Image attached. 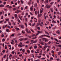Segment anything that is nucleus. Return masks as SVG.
Masks as SVG:
<instances>
[{
	"instance_id": "nucleus-1",
	"label": "nucleus",
	"mask_w": 61,
	"mask_h": 61,
	"mask_svg": "<svg viewBox=\"0 0 61 61\" xmlns=\"http://www.w3.org/2000/svg\"><path fill=\"white\" fill-rule=\"evenodd\" d=\"M51 6V5H46V8H50Z\"/></svg>"
},
{
	"instance_id": "nucleus-2",
	"label": "nucleus",
	"mask_w": 61,
	"mask_h": 61,
	"mask_svg": "<svg viewBox=\"0 0 61 61\" xmlns=\"http://www.w3.org/2000/svg\"><path fill=\"white\" fill-rule=\"evenodd\" d=\"M46 49V45H45L44 46V48H42V49L44 50H45Z\"/></svg>"
},
{
	"instance_id": "nucleus-3",
	"label": "nucleus",
	"mask_w": 61,
	"mask_h": 61,
	"mask_svg": "<svg viewBox=\"0 0 61 61\" xmlns=\"http://www.w3.org/2000/svg\"><path fill=\"white\" fill-rule=\"evenodd\" d=\"M56 33L58 34H60V31L58 30H57Z\"/></svg>"
},
{
	"instance_id": "nucleus-4",
	"label": "nucleus",
	"mask_w": 61,
	"mask_h": 61,
	"mask_svg": "<svg viewBox=\"0 0 61 61\" xmlns=\"http://www.w3.org/2000/svg\"><path fill=\"white\" fill-rule=\"evenodd\" d=\"M28 40V38H27L23 39V40L24 41H26V40Z\"/></svg>"
},
{
	"instance_id": "nucleus-5",
	"label": "nucleus",
	"mask_w": 61,
	"mask_h": 61,
	"mask_svg": "<svg viewBox=\"0 0 61 61\" xmlns=\"http://www.w3.org/2000/svg\"><path fill=\"white\" fill-rule=\"evenodd\" d=\"M17 14H15L14 15V16L15 17V18H16V19H17V18H18L17 17Z\"/></svg>"
},
{
	"instance_id": "nucleus-6",
	"label": "nucleus",
	"mask_w": 61,
	"mask_h": 61,
	"mask_svg": "<svg viewBox=\"0 0 61 61\" xmlns=\"http://www.w3.org/2000/svg\"><path fill=\"white\" fill-rule=\"evenodd\" d=\"M4 6V5H3L1 4L0 5V7H3Z\"/></svg>"
},
{
	"instance_id": "nucleus-7",
	"label": "nucleus",
	"mask_w": 61,
	"mask_h": 61,
	"mask_svg": "<svg viewBox=\"0 0 61 61\" xmlns=\"http://www.w3.org/2000/svg\"><path fill=\"white\" fill-rule=\"evenodd\" d=\"M46 38H42L41 39L43 41H44V40H45L46 39Z\"/></svg>"
},
{
	"instance_id": "nucleus-8",
	"label": "nucleus",
	"mask_w": 61,
	"mask_h": 61,
	"mask_svg": "<svg viewBox=\"0 0 61 61\" xmlns=\"http://www.w3.org/2000/svg\"><path fill=\"white\" fill-rule=\"evenodd\" d=\"M27 52L29 54V53H30V51L29 50H27Z\"/></svg>"
},
{
	"instance_id": "nucleus-9",
	"label": "nucleus",
	"mask_w": 61,
	"mask_h": 61,
	"mask_svg": "<svg viewBox=\"0 0 61 61\" xmlns=\"http://www.w3.org/2000/svg\"><path fill=\"white\" fill-rule=\"evenodd\" d=\"M42 14H41L40 15L38 14V17H41V16H42Z\"/></svg>"
},
{
	"instance_id": "nucleus-10",
	"label": "nucleus",
	"mask_w": 61,
	"mask_h": 61,
	"mask_svg": "<svg viewBox=\"0 0 61 61\" xmlns=\"http://www.w3.org/2000/svg\"><path fill=\"white\" fill-rule=\"evenodd\" d=\"M34 21L35 22H37V19H36V18H34Z\"/></svg>"
},
{
	"instance_id": "nucleus-11",
	"label": "nucleus",
	"mask_w": 61,
	"mask_h": 61,
	"mask_svg": "<svg viewBox=\"0 0 61 61\" xmlns=\"http://www.w3.org/2000/svg\"><path fill=\"white\" fill-rule=\"evenodd\" d=\"M21 28H22L24 29L25 28V27H24V25H21Z\"/></svg>"
},
{
	"instance_id": "nucleus-12",
	"label": "nucleus",
	"mask_w": 61,
	"mask_h": 61,
	"mask_svg": "<svg viewBox=\"0 0 61 61\" xmlns=\"http://www.w3.org/2000/svg\"><path fill=\"white\" fill-rule=\"evenodd\" d=\"M45 33H46L47 35H49V33H48V32H47L46 31H45Z\"/></svg>"
},
{
	"instance_id": "nucleus-13",
	"label": "nucleus",
	"mask_w": 61,
	"mask_h": 61,
	"mask_svg": "<svg viewBox=\"0 0 61 61\" xmlns=\"http://www.w3.org/2000/svg\"><path fill=\"white\" fill-rule=\"evenodd\" d=\"M37 32L39 33H42V31H38Z\"/></svg>"
},
{
	"instance_id": "nucleus-14",
	"label": "nucleus",
	"mask_w": 61,
	"mask_h": 61,
	"mask_svg": "<svg viewBox=\"0 0 61 61\" xmlns=\"http://www.w3.org/2000/svg\"><path fill=\"white\" fill-rule=\"evenodd\" d=\"M15 29H16V30H17V31L18 30H19V28H15Z\"/></svg>"
},
{
	"instance_id": "nucleus-15",
	"label": "nucleus",
	"mask_w": 61,
	"mask_h": 61,
	"mask_svg": "<svg viewBox=\"0 0 61 61\" xmlns=\"http://www.w3.org/2000/svg\"><path fill=\"white\" fill-rule=\"evenodd\" d=\"M43 12V10H42L41 9H40V13H42Z\"/></svg>"
},
{
	"instance_id": "nucleus-16",
	"label": "nucleus",
	"mask_w": 61,
	"mask_h": 61,
	"mask_svg": "<svg viewBox=\"0 0 61 61\" xmlns=\"http://www.w3.org/2000/svg\"><path fill=\"white\" fill-rule=\"evenodd\" d=\"M37 47L36 46H34V48H35V49H36V48Z\"/></svg>"
},
{
	"instance_id": "nucleus-17",
	"label": "nucleus",
	"mask_w": 61,
	"mask_h": 61,
	"mask_svg": "<svg viewBox=\"0 0 61 61\" xmlns=\"http://www.w3.org/2000/svg\"><path fill=\"white\" fill-rule=\"evenodd\" d=\"M18 9H20V7H18L16 8Z\"/></svg>"
},
{
	"instance_id": "nucleus-18",
	"label": "nucleus",
	"mask_w": 61,
	"mask_h": 61,
	"mask_svg": "<svg viewBox=\"0 0 61 61\" xmlns=\"http://www.w3.org/2000/svg\"><path fill=\"white\" fill-rule=\"evenodd\" d=\"M25 30L26 32H27L28 33H29V32H28V29H26Z\"/></svg>"
},
{
	"instance_id": "nucleus-19",
	"label": "nucleus",
	"mask_w": 61,
	"mask_h": 61,
	"mask_svg": "<svg viewBox=\"0 0 61 61\" xmlns=\"http://www.w3.org/2000/svg\"><path fill=\"white\" fill-rule=\"evenodd\" d=\"M37 37H36L34 38H32V39H36L37 38Z\"/></svg>"
},
{
	"instance_id": "nucleus-20",
	"label": "nucleus",
	"mask_w": 61,
	"mask_h": 61,
	"mask_svg": "<svg viewBox=\"0 0 61 61\" xmlns=\"http://www.w3.org/2000/svg\"><path fill=\"white\" fill-rule=\"evenodd\" d=\"M19 40H20V41H23V39L22 38L20 39H19Z\"/></svg>"
},
{
	"instance_id": "nucleus-21",
	"label": "nucleus",
	"mask_w": 61,
	"mask_h": 61,
	"mask_svg": "<svg viewBox=\"0 0 61 61\" xmlns=\"http://www.w3.org/2000/svg\"><path fill=\"white\" fill-rule=\"evenodd\" d=\"M35 36V34H32L31 35V36L32 37H34V36Z\"/></svg>"
},
{
	"instance_id": "nucleus-22",
	"label": "nucleus",
	"mask_w": 61,
	"mask_h": 61,
	"mask_svg": "<svg viewBox=\"0 0 61 61\" xmlns=\"http://www.w3.org/2000/svg\"><path fill=\"white\" fill-rule=\"evenodd\" d=\"M43 36H44L43 35L41 36H40V38H42V37H43Z\"/></svg>"
},
{
	"instance_id": "nucleus-23",
	"label": "nucleus",
	"mask_w": 61,
	"mask_h": 61,
	"mask_svg": "<svg viewBox=\"0 0 61 61\" xmlns=\"http://www.w3.org/2000/svg\"><path fill=\"white\" fill-rule=\"evenodd\" d=\"M15 51H12V52L11 53H12V54H15Z\"/></svg>"
},
{
	"instance_id": "nucleus-24",
	"label": "nucleus",
	"mask_w": 61,
	"mask_h": 61,
	"mask_svg": "<svg viewBox=\"0 0 61 61\" xmlns=\"http://www.w3.org/2000/svg\"><path fill=\"white\" fill-rule=\"evenodd\" d=\"M8 23L9 25H11V23L9 21L8 22Z\"/></svg>"
},
{
	"instance_id": "nucleus-25",
	"label": "nucleus",
	"mask_w": 61,
	"mask_h": 61,
	"mask_svg": "<svg viewBox=\"0 0 61 61\" xmlns=\"http://www.w3.org/2000/svg\"><path fill=\"white\" fill-rule=\"evenodd\" d=\"M5 39H3L2 40V41L3 42H4L5 41Z\"/></svg>"
},
{
	"instance_id": "nucleus-26",
	"label": "nucleus",
	"mask_w": 61,
	"mask_h": 61,
	"mask_svg": "<svg viewBox=\"0 0 61 61\" xmlns=\"http://www.w3.org/2000/svg\"><path fill=\"white\" fill-rule=\"evenodd\" d=\"M37 6V4L36 3L35 5V7H36Z\"/></svg>"
},
{
	"instance_id": "nucleus-27",
	"label": "nucleus",
	"mask_w": 61,
	"mask_h": 61,
	"mask_svg": "<svg viewBox=\"0 0 61 61\" xmlns=\"http://www.w3.org/2000/svg\"><path fill=\"white\" fill-rule=\"evenodd\" d=\"M36 42H37V41L36 40V41H33V43H36Z\"/></svg>"
},
{
	"instance_id": "nucleus-28",
	"label": "nucleus",
	"mask_w": 61,
	"mask_h": 61,
	"mask_svg": "<svg viewBox=\"0 0 61 61\" xmlns=\"http://www.w3.org/2000/svg\"><path fill=\"white\" fill-rule=\"evenodd\" d=\"M30 9L31 10V11H33V8L31 7H30Z\"/></svg>"
},
{
	"instance_id": "nucleus-29",
	"label": "nucleus",
	"mask_w": 61,
	"mask_h": 61,
	"mask_svg": "<svg viewBox=\"0 0 61 61\" xmlns=\"http://www.w3.org/2000/svg\"><path fill=\"white\" fill-rule=\"evenodd\" d=\"M17 20L18 21V22L19 23H21V21H20V20H19V19H18Z\"/></svg>"
},
{
	"instance_id": "nucleus-30",
	"label": "nucleus",
	"mask_w": 61,
	"mask_h": 61,
	"mask_svg": "<svg viewBox=\"0 0 61 61\" xmlns=\"http://www.w3.org/2000/svg\"><path fill=\"white\" fill-rule=\"evenodd\" d=\"M12 9L13 10H16V9L15 8H13Z\"/></svg>"
},
{
	"instance_id": "nucleus-31",
	"label": "nucleus",
	"mask_w": 61,
	"mask_h": 61,
	"mask_svg": "<svg viewBox=\"0 0 61 61\" xmlns=\"http://www.w3.org/2000/svg\"><path fill=\"white\" fill-rule=\"evenodd\" d=\"M55 40L56 41L58 42V43H59V41H58V40H57V39H55Z\"/></svg>"
},
{
	"instance_id": "nucleus-32",
	"label": "nucleus",
	"mask_w": 61,
	"mask_h": 61,
	"mask_svg": "<svg viewBox=\"0 0 61 61\" xmlns=\"http://www.w3.org/2000/svg\"><path fill=\"white\" fill-rule=\"evenodd\" d=\"M35 25H36V23H33L32 24V25L33 26H34Z\"/></svg>"
},
{
	"instance_id": "nucleus-33",
	"label": "nucleus",
	"mask_w": 61,
	"mask_h": 61,
	"mask_svg": "<svg viewBox=\"0 0 61 61\" xmlns=\"http://www.w3.org/2000/svg\"><path fill=\"white\" fill-rule=\"evenodd\" d=\"M30 30L32 32H33V33H34V30H33L30 29Z\"/></svg>"
},
{
	"instance_id": "nucleus-34",
	"label": "nucleus",
	"mask_w": 61,
	"mask_h": 61,
	"mask_svg": "<svg viewBox=\"0 0 61 61\" xmlns=\"http://www.w3.org/2000/svg\"><path fill=\"white\" fill-rule=\"evenodd\" d=\"M3 53H5V50H3V51H2V53H3Z\"/></svg>"
},
{
	"instance_id": "nucleus-35",
	"label": "nucleus",
	"mask_w": 61,
	"mask_h": 61,
	"mask_svg": "<svg viewBox=\"0 0 61 61\" xmlns=\"http://www.w3.org/2000/svg\"><path fill=\"white\" fill-rule=\"evenodd\" d=\"M48 40L46 39L45 41V42H48Z\"/></svg>"
},
{
	"instance_id": "nucleus-36",
	"label": "nucleus",
	"mask_w": 61,
	"mask_h": 61,
	"mask_svg": "<svg viewBox=\"0 0 61 61\" xmlns=\"http://www.w3.org/2000/svg\"><path fill=\"white\" fill-rule=\"evenodd\" d=\"M35 14H36V15H37V11H35Z\"/></svg>"
},
{
	"instance_id": "nucleus-37",
	"label": "nucleus",
	"mask_w": 61,
	"mask_h": 61,
	"mask_svg": "<svg viewBox=\"0 0 61 61\" xmlns=\"http://www.w3.org/2000/svg\"><path fill=\"white\" fill-rule=\"evenodd\" d=\"M5 20L6 21H8L9 20V19H6Z\"/></svg>"
},
{
	"instance_id": "nucleus-38",
	"label": "nucleus",
	"mask_w": 61,
	"mask_h": 61,
	"mask_svg": "<svg viewBox=\"0 0 61 61\" xmlns=\"http://www.w3.org/2000/svg\"><path fill=\"white\" fill-rule=\"evenodd\" d=\"M13 1L14 3H15V2L17 1L16 0H13Z\"/></svg>"
},
{
	"instance_id": "nucleus-39",
	"label": "nucleus",
	"mask_w": 61,
	"mask_h": 61,
	"mask_svg": "<svg viewBox=\"0 0 61 61\" xmlns=\"http://www.w3.org/2000/svg\"><path fill=\"white\" fill-rule=\"evenodd\" d=\"M7 27H8V28H10V29L11 28H10V26H9V25H8Z\"/></svg>"
},
{
	"instance_id": "nucleus-40",
	"label": "nucleus",
	"mask_w": 61,
	"mask_h": 61,
	"mask_svg": "<svg viewBox=\"0 0 61 61\" xmlns=\"http://www.w3.org/2000/svg\"><path fill=\"white\" fill-rule=\"evenodd\" d=\"M61 54V52H59L58 53V55H60V54Z\"/></svg>"
},
{
	"instance_id": "nucleus-41",
	"label": "nucleus",
	"mask_w": 61,
	"mask_h": 61,
	"mask_svg": "<svg viewBox=\"0 0 61 61\" xmlns=\"http://www.w3.org/2000/svg\"><path fill=\"white\" fill-rule=\"evenodd\" d=\"M25 50L23 49L22 50V52H25Z\"/></svg>"
},
{
	"instance_id": "nucleus-42",
	"label": "nucleus",
	"mask_w": 61,
	"mask_h": 61,
	"mask_svg": "<svg viewBox=\"0 0 61 61\" xmlns=\"http://www.w3.org/2000/svg\"><path fill=\"white\" fill-rule=\"evenodd\" d=\"M18 13V10H17L15 12V13Z\"/></svg>"
},
{
	"instance_id": "nucleus-43",
	"label": "nucleus",
	"mask_w": 61,
	"mask_h": 61,
	"mask_svg": "<svg viewBox=\"0 0 61 61\" xmlns=\"http://www.w3.org/2000/svg\"><path fill=\"white\" fill-rule=\"evenodd\" d=\"M29 42H30L29 41H27L25 42V43L27 44V43H29Z\"/></svg>"
},
{
	"instance_id": "nucleus-44",
	"label": "nucleus",
	"mask_w": 61,
	"mask_h": 61,
	"mask_svg": "<svg viewBox=\"0 0 61 61\" xmlns=\"http://www.w3.org/2000/svg\"><path fill=\"white\" fill-rule=\"evenodd\" d=\"M51 53H52V54H54V51L52 50L51 51Z\"/></svg>"
},
{
	"instance_id": "nucleus-45",
	"label": "nucleus",
	"mask_w": 61,
	"mask_h": 61,
	"mask_svg": "<svg viewBox=\"0 0 61 61\" xmlns=\"http://www.w3.org/2000/svg\"><path fill=\"white\" fill-rule=\"evenodd\" d=\"M19 56L20 57H21V56H22V54L20 55H19Z\"/></svg>"
},
{
	"instance_id": "nucleus-46",
	"label": "nucleus",
	"mask_w": 61,
	"mask_h": 61,
	"mask_svg": "<svg viewBox=\"0 0 61 61\" xmlns=\"http://www.w3.org/2000/svg\"><path fill=\"white\" fill-rule=\"evenodd\" d=\"M4 36V35L3 34H2L1 35V37H3Z\"/></svg>"
},
{
	"instance_id": "nucleus-47",
	"label": "nucleus",
	"mask_w": 61,
	"mask_h": 61,
	"mask_svg": "<svg viewBox=\"0 0 61 61\" xmlns=\"http://www.w3.org/2000/svg\"><path fill=\"white\" fill-rule=\"evenodd\" d=\"M3 18H4V17H3V16H1V19H3Z\"/></svg>"
},
{
	"instance_id": "nucleus-48",
	"label": "nucleus",
	"mask_w": 61,
	"mask_h": 61,
	"mask_svg": "<svg viewBox=\"0 0 61 61\" xmlns=\"http://www.w3.org/2000/svg\"><path fill=\"white\" fill-rule=\"evenodd\" d=\"M28 4L29 5H30V4H31V2L30 1L29 2H28Z\"/></svg>"
},
{
	"instance_id": "nucleus-49",
	"label": "nucleus",
	"mask_w": 61,
	"mask_h": 61,
	"mask_svg": "<svg viewBox=\"0 0 61 61\" xmlns=\"http://www.w3.org/2000/svg\"><path fill=\"white\" fill-rule=\"evenodd\" d=\"M47 37L49 38H50V36H47Z\"/></svg>"
},
{
	"instance_id": "nucleus-50",
	"label": "nucleus",
	"mask_w": 61,
	"mask_h": 61,
	"mask_svg": "<svg viewBox=\"0 0 61 61\" xmlns=\"http://www.w3.org/2000/svg\"><path fill=\"white\" fill-rule=\"evenodd\" d=\"M41 45H44L45 44H44L42 43H41Z\"/></svg>"
},
{
	"instance_id": "nucleus-51",
	"label": "nucleus",
	"mask_w": 61,
	"mask_h": 61,
	"mask_svg": "<svg viewBox=\"0 0 61 61\" xmlns=\"http://www.w3.org/2000/svg\"><path fill=\"white\" fill-rule=\"evenodd\" d=\"M3 4L4 5H5L6 4V2H4Z\"/></svg>"
},
{
	"instance_id": "nucleus-52",
	"label": "nucleus",
	"mask_w": 61,
	"mask_h": 61,
	"mask_svg": "<svg viewBox=\"0 0 61 61\" xmlns=\"http://www.w3.org/2000/svg\"><path fill=\"white\" fill-rule=\"evenodd\" d=\"M52 48L53 49H54V50L55 49V47L54 46Z\"/></svg>"
},
{
	"instance_id": "nucleus-53",
	"label": "nucleus",
	"mask_w": 61,
	"mask_h": 61,
	"mask_svg": "<svg viewBox=\"0 0 61 61\" xmlns=\"http://www.w3.org/2000/svg\"><path fill=\"white\" fill-rule=\"evenodd\" d=\"M53 3L54 2H52L50 4V5H51V4H53Z\"/></svg>"
},
{
	"instance_id": "nucleus-54",
	"label": "nucleus",
	"mask_w": 61,
	"mask_h": 61,
	"mask_svg": "<svg viewBox=\"0 0 61 61\" xmlns=\"http://www.w3.org/2000/svg\"><path fill=\"white\" fill-rule=\"evenodd\" d=\"M41 59H42V60H43V59H45V58H41Z\"/></svg>"
},
{
	"instance_id": "nucleus-55",
	"label": "nucleus",
	"mask_w": 61,
	"mask_h": 61,
	"mask_svg": "<svg viewBox=\"0 0 61 61\" xmlns=\"http://www.w3.org/2000/svg\"><path fill=\"white\" fill-rule=\"evenodd\" d=\"M12 30L14 32H15V29H13Z\"/></svg>"
},
{
	"instance_id": "nucleus-56",
	"label": "nucleus",
	"mask_w": 61,
	"mask_h": 61,
	"mask_svg": "<svg viewBox=\"0 0 61 61\" xmlns=\"http://www.w3.org/2000/svg\"><path fill=\"white\" fill-rule=\"evenodd\" d=\"M46 23L47 24H49V22L48 21H47L46 22Z\"/></svg>"
},
{
	"instance_id": "nucleus-57",
	"label": "nucleus",
	"mask_w": 61,
	"mask_h": 61,
	"mask_svg": "<svg viewBox=\"0 0 61 61\" xmlns=\"http://www.w3.org/2000/svg\"><path fill=\"white\" fill-rule=\"evenodd\" d=\"M2 14V12L1 11L0 13V15H1Z\"/></svg>"
},
{
	"instance_id": "nucleus-58",
	"label": "nucleus",
	"mask_w": 61,
	"mask_h": 61,
	"mask_svg": "<svg viewBox=\"0 0 61 61\" xmlns=\"http://www.w3.org/2000/svg\"><path fill=\"white\" fill-rule=\"evenodd\" d=\"M56 16L55 15H54V18H56Z\"/></svg>"
},
{
	"instance_id": "nucleus-59",
	"label": "nucleus",
	"mask_w": 61,
	"mask_h": 61,
	"mask_svg": "<svg viewBox=\"0 0 61 61\" xmlns=\"http://www.w3.org/2000/svg\"><path fill=\"white\" fill-rule=\"evenodd\" d=\"M28 37H29V38H31V37L30 36H28Z\"/></svg>"
},
{
	"instance_id": "nucleus-60",
	"label": "nucleus",
	"mask_w": 61,
	"mask_h": 61,
	"mask_svg": "<svg viewBox=\"0 0 61 61\" xmlns=\"http://www.w3.org/2000/svg\"><path fill=\"white\" fill-rule=\"evenodd\" d=\"M11 4H14V2H13V1H11Z\"/></svg>"
},
{
	"instance_id": "nucleus-61",
	"label": "nucleus",
	"mask_w": 61,
	"mask_h": 61,
	"mask_svg": "<svg viewBox=\"0 0 61 61\" xmlns=\"http://www.w3.org/2000/svg\"><path fill=\"white\" fill-rule=\"evenodd\" d=\"M6 6L7 8H8V7H9V5H7Z\"/></svg>"
},
{
	"instance_id": "nucleus-62",
	"label": "nucleus",
	"mask_w": 61,
	"mask_h": 61,
	"mask_svg": "<svg viewBox=\"0 0 61 61\" xmlns=\"http://www.w3.org/2000/svg\"><path fill=\"white\" fill-rule=\"evenodd\" d=\"M22 32L23 33V34H25V32H24V31H22Z\"/></svg>"
},
{
	"instance_id": "nucleus-63",
	"label": "nucleus",
	"mask_w": 61,
	"mask_h": 61,
	"mask_svg": "<svg viewBox=\"0 0 61 61\" xmlns=\"http://www.w3.org/2000/svg\"><path fill=\"white\" fill-rule=\"evenodd\" d=\"M29 25H32V24H31V23H30L29 24Z\"/></svg>"
},
{
	"instance_id": "nucleus-64",
	"label": "nucleus",
	"mask_w": 61,
	"mask_h": 61,
	"mask_svg": "<svg viewBox=\"0 0 61 61\" xmlns=\"http://www.w3.org/2000/svg\"><path fill=\"white\" fill-rule=\"evenodd\" d=\"M37 29L38 30H40V28L39 27H38L37 28Z\"/></svg>"
}]
</instances>
